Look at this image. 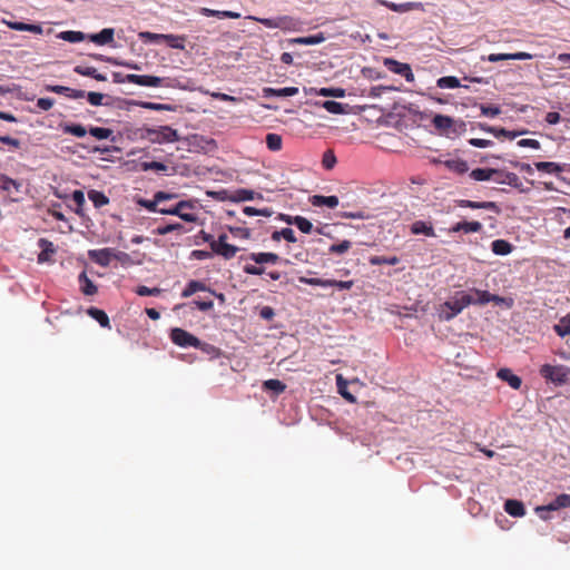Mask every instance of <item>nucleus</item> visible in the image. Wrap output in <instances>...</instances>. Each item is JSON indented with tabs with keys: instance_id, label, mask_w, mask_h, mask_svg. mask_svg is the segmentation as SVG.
<instances>
[{
	"instance_id": "nucleus-39",
	"label": "nucleus",
	"mask_w": 570,
	"mask_h": 570,
	"mask_svg": "<svg viewBox=\"0 0 570 570\" xmlns=\"http://www.w3.org/2000/svg\"><path fill=\"white\" fill-rule=\"evenodd\" d=\"M370 264L374 266L379 265H391L394 266L400 263V258L397 256H372L370 257Z\"/></svg>"
},
{
	"instance_id": "nucleus-55",
	"label": "nucleus",
	"mask_w": 570,
	"mask_h": 570,
	"mask_svg": "<svg viewBox=\"0 0 570 570\" xmlns=\"http://www.w3.org/2000/svg\"><path fill=\"white\" fill-rule=\"evenodd\" d=\"M137 203L138 205H140L141 207L146 208L149 212L159 213L160 207H158V205L160 204V202L156 199V194L154 195V199L151 200L139 199Z\"/></svg>"
},
{
	"instance_id": "nucleus-29",
	"label": "nucleus",
	"mask_w": 570,
	"mask_h": 570,
	"mask_svg": "<svg viewBox=\"0 0 570 570\" xmlns=\"http://www.w3.org/2000/svg\"><path fill=\"white\" fill-rule=\"evenodd\" d=\"M383 4L394 12H406L422 6L420 2L394 3L389 1H384Z\"/></svg>"
},
{
	"instance_id": "nucleus-37",
	"label": "nucleus",
	"mask_w": 570,
	"mask_h": 570,
	"mask_svg": "<svg viewBox=\"0 0 570 570\" xmlns=\"http://www.w3.org/2000/svg\"><path fill=\"white\" fill-rule=\"evenodd\" d=\"M88 198L96 208H100L109 203V198L102 191L95 189L88 191Z\"/></svg>"
},
{
	"instance_id": "nucleus-49",
	"label": "nucleus",
	"mask_w": 570,
	"mask_h": 570,
	"mask_svg": "<svg viewBox=\"0 0 570 570\" xmlns=\"http://www.w3.org/2000/svg\"><path fill=\"white\" fill-rule=\"evenodd\" d=\"M267 148L272 151H278L282 148V137L277 134H267L266 136Z\"/></svg>"
},
{
	"instance_id": "nucleus-63",
	"label": "nucleus",
	"mask_w": 570,
	"mask_h": 570,
	"mask_svg": "<svg viewBox=\"0 0 570 570\" xmlns=\"http://www.w3.org/2000/svg\"><path fill=\"white\" fill-rule=\"evenodd\" d=\"M229 232L235 236L239 238L247 239L250 237V230L248 228L244 227H229Z\"/></svg>"
},
{
	"instance_id": "nucleus-3",
	"label": "nucleus",
	"mask_w": 570,
	"mask_h": 570,
	"mask_svg": "<svg viewBox=\"0 0 570 570\" xmlns=\"http://www.w3.org/2000/svg\"><path fill=\"white\" fill-rule=\"evenodd\" d=\"M539 372L543 379L556 385H563L570 380V367L566 365L543 364Z\"/></svg>"
},
{
	"instance_id": "nucleus-25",
	"label": "nucleus",
	"mask_w": 570,
	"mask_h": 570,
	"mask_svg": "<svg viewBox=\"0 0 570 570\" xmlns=\"http://www.w3.org/2000/svg\"><path fill=\"white\" fill-rule=\"evenodd\" d=\"M311 204L316 207L335 208L338 205V198L336 196L314 195L311 197Z\"/></svg>"
},
{
	"instance_id": "nucleus-35",
	"label": "nucleus",
	"mask_w": 570,
	"mask_h": 570,
	"mask_svg": "<svg viewBox=\"0 0 570 570\" xmlns=\"http://www.w3.org/2000/svg\"><path fill=\"white\" fill-rule=\"evenodd\" d=\"M553 330L561 337L570 335V313L561 317L558 324L553 326Z\"/></svg>"
},
{
	"instance_id": "nucleus-18",
	"label": "nucleus",
	"mask_w": 570,
	"mask_h": 570,
	"mask_svg": "<svg viewBox=\"0 0 570 570\" xmlns=\"http://www.w3.org/2000/svg\"><path fill=\"white\" fill-rule=\"evenodd\" d=\"M504 511L514 518H521L525 515L524 504L514 499H509L504 502Z\"/></svg>"
},
{
	"instance_id": "nucleus-64",
	"label": "nucleus",
	"mask_w": 570,
	"mask_h": 570,
	"mask_svg": "<svg viewBox=\"0 0 570 570\" xmlns=\"http://www.w3.org/2000/svg\"><path fill=\"white\" fill-rule=\"evenodd\" d=\"M86 96H87V99L90 105H92V106L102 105V99H104L102 94L90 91V92L86 94Z\"/></svg>"
},
{
	"instance_id": "nucleus-6",
	"label": "nucleus",
	"mask_w": 570,
	"mask_h": 570,
	"mask_svg": "<svg viewBox=\"0 0 570 570\" xmlns=\"http://www.w3.org/2000/svg\"><path fill=\"white\" fill-rule=\"evenodd\" d=\"M227 238L228 237L226 234L219 235L218 239L212 243V252L213 254L219 255L225 259H232L239 250V248L228 244Z\"/></svg>"
},
{
	"instance_id": "nucleus-42",
	"label": "nucleus",
	"mask_w": 570,
	"mask_h": 570,
	"mask_svg": "<svg viewBox=\"0 0 570 570\" xmlns=\"http://www.w3.org/2000/svg\"><path fill=\"white\" fill-rule=\"evenodd\" d=\"M281 237L287 240L288 243H295L297 240L294 230L289 227L282 228L281 230H275L272 234V238L274 240H278Z\"/></svg>"
},
{
	"instance_id": "nucleus-57",
	"label": "nucleus",
	"mask_w": 570,
	"mask_h": 570,
	"mask_svg": "<svg viewBox=\"0 0 570 570\" xmlns=\"http://www.w3.org/2000/svg\"><path fill=\"white\" fill-rule=\"evenodd\" d=\"M298 282L302 284H307V285H312V286L328 287L327 279H323V278H308L305 276H299Z\"/></svg>"
},
{
	"instance_id": "nucleus-9",
	"label": "nucleus",
	"mask_w": 570,
	"mask_h": 570,
	"mask_svg": "<svg viewBox=\"0 0 570 570\" xmlns=\"http://www.w3.org/2000/svg\"><path fill=\"white\" fill-rule=\"evenodd\" d=\"M384 66L396 75H401L405 78L406 81L411 82L414 80V75L412 72V69L410 65L399 62L395 59L392 58H385L384 59Z\"/></svg>"
},
{
	"instance_id": "nucleus-59",
	"label": "nucleus",
	"mask_w": 570,
	"mask_h": 570,
	"mask_svg": "<svg viewBox=\"0 0 570 570\" xmlns=\"http://www.w3.org/2000/svg\"><path fill=\"white\" fill-rule=\"evenodd\" d=\"M480 110L483 116L494 118L501 114V109L498 106L480 105Z\"/></svg>"
},
{
	"instance_id": "nucleus-60",
	"label": "nucleus",
	"mask_w": 570,
	"mask_h": 570,
	"mask_svg": "<svg viewBox=\"0 0 570 570\" xmlns=\"http://www.w3.org/2000/svg\"><path fill=\"white\" fill-rule=\"evenodd\" d=\"M141 169L147 170H156V171H165L167 166L159 161H145L141 164Z\"/></svg>"
},
{
	"instance_id": "nucleus-30",
	"label": "nucleus",
	"mask_w": 570,
	"mask_h": 570,
	"mask_svg": "<svg viewBox=\"0 0 570 570\" xmlns=\"http://www.w3.org/2000/svg\"><path fill=\"white\" fill-rule=\"evenodd\" d=\"M87 313H88V315L90 317L96 320L100 324V326L106 327V328H110L109 317H108V315L102 309H99L97 307H90L87 311Z\"/></svg>"
},
{
	"instance_id": "nucleus-62",
	"label": "nucleus",
	"mask_w": 570,
	"mask_h": 570,
	"mask_svg": "<svg viewBox=\"0 0 570 570\" xmlns=\"http://www.w3.org/2000/svg\"><path fill=\"white\" fill-rule=\"evenodd\" d=\"M328 287H337L338 289H350L354 285L353 281H335L327 279Z\"/></svg>"
},
{
	"instance_id": "nucleus-12",
	"label": "nucleus",
	"mask_w": 570,
	"mask_h": 570,
	"mask_svg": "<svg viewBox=\"0 0 570 570\" xmlns=\"http://www.w3.org/2000/svg\"><path fill=\"white\" fill-rule=\"evenodd\" d=\"M534 56L528 52H514V53H490L487 57H482V60H488L490 62H498L503 60H530Z\"/></svg>"
},
{
	"instance_id": "nucleus-56",
	"label": "nucleus",
	"mask_w": 570,
	"mask_h": 570,
	"mask_svg": "<svg viewBox=\"0 0 570 570\" xmlns=\"http://www.w3.org/2000/svg\"><path fill=\"white\" fill-rule=\"evenodd\" d=\"M164 37H165L164 33H154V32H149V31H145V32H140L139 33V38L141 40L149 41V42H155V43L164 41Z\"/></svg>"
},
{
	"instance_id": "nucleus-27",
	"label": "nucleus",
	"mask_w": 570,
	"mask_h": 570,
	"mask_svg": "<svg viewBox=\"0 0 570 570\" xmlns=\"http://www.w3.org/2000/svg\"><path fill=\"white\" fill-rule=\"evenodd\" d=\"M534 167L539 171L548 173V174H560L564 169V165H560L558 163L552 161H538L534 163Z\"/></svg>"
},
{
	"instance_id": "nucleus-23",
	"label": "nucleus",
	"mask_w": 570,
	"mask_h": 570,
	"mask_svg": "<svg viewBox=\"0 0 570 570\" xmlns=\"http://www.w3.org/2000/svg\"><path fill=\"white\" fill-rule=\"evenodd\" d=\"M499 174L497 168H475L470 173V177L475 181L490 180Z\"/></svg>"
},
{
	"instance_id": "nucleus-19",
	"label": "nucleus",
	"mask_w": 570,
	"mask_h": 570,
	"mask_svg": "<svg viewBox=\"0 0 570 570\" xmlns=\"http://www.w3.org/2000/svg\"><path fill=\"white\" fill-rule=\"evenodd\" d=\"M498 377L507 382L512 389L519 390L521 387V379L513 374L510 368H500L497 373Z\"/></svg>"
},
{
	"instance_id": "nucleus-45",
	"label": "nucleus",
	"mask_w": 570,
	"mask_h": 570,
	"mask_svg": "<svg viewBox=\"0 0 570 570\" xmlns=\"http://www.w3.org/2000/svg\"><path fill=\"white\" fill-rule=\"evenodd\" d=\"M323 41H325V37H324V35L322 32L316 33V35H312V36H307V37L296 38L294 40V42H296V43L306 45V46L317 45V43H321Z\"/></svg>"
},
{
	"instance_id": "nucleus-14",
	"label": "nucleus",
	"mask_w": 570,
	"mask_h": 570,
	"mask_svg": "<svg viewBox=\"0 0 570 570\" xmlns=\"http://www.w3.org/2000/svg\"><path fill=\"white\" fill-rule=\"evenodd\" d=\"M46 90L49 92L65 95L71 99H80L86 96V92L83 90L72 89V88L59 86V85H47Z\"/></svg>"
},
{
	"instance_id": "nucleus-50",
	"label": "nucleus",
	"mask_w": 570,
	"mask_h": 570,
	"mask_svg": "<svg viewBox=\"0 0 570 570\" xmlns=\"http://www.w3.org/2000/svg\"><path fill=\"white\" fill-rule=\"evenodd\" d=\"M88 132L99 139V140H102V139H108L111 135H112V130L109 129V128H104V127H94L91 126L89 129H88Z\"/></svg>"
},
{
	"instance_id": "nucleus-46",
	"label": "nucleus",
	"mask_w": 570,
	"mask_h": 570,
	"mask_svg": "<svg viewBox=\"0 0 570 570\" xmlns=\"http://www.w3.org/2000/svg\"><path fill=\"white\" fill-rule=\"evenodd\" d=\"M72 200L76 204L75 213L79 216H83V206H85V194L82 190H75L72 193Z\"/></svg>"
},
{
	"instance_id": "nucleus-28",
	"label": "nucleus",
	"mask_w": 570,
	"mask_h": 570,
	"mask_svg": "<svg viewBox=\"0 0 570 570\" xmlns=\"http://www.w3.org/2000/svg\"><path fill=\"white\" fill-rule=\"evenodd\" d=\"M79 283L81 287V292L87 295L91 296L95 295L98 291L97 286L94 284V282L87 276L86 272L80 273Z\"/></svg>"
},
{
	"instance_id": "nucleus-52",
	"label": "nucleus",
	"mask_w": 570,
	"mask_h": 570,
	"mask_svg": "<svg viewBox=\"0 0 570 570\" xmlns=\"http://www.w3.org/2000/svg\"><path fill=\"white\" fill-rule=\"evenodd\" d=\"M318 96L323 97H335V98H343L345 96V90L343 88H321L317 91Z\"/></svg>"
},
{
	"instance_id": "nucleus-33",
	"label": "nucleus",
	"mask_w": 570,
	"mask_h": 570,
	"mask_svg": "<svg viewBox=\"0 0 570 570\" xmlns=\"http://www.w3.org/2000/svg\"><path fill=\"white\" fill-rule=\"evenodd\" d=\"M20 187H21V183L0 173V189L1 190L11 191L12 189H14L16 191H19Z\"/></svg>"
},
{
	"instance_id": "nucleus-1",
	"label": "nucleus",
	"mask_w": 570,
	"mask_h": 570,
	"mask_svg": "<svg viewBox=\"0 0 570 570\" xmlns=\"http://www.w3.org/2000/svg\"><path fill=\"white\" fill-rule=\"evenodd\" d=\"M472 299L466 295V292H456L454 296L439 305L436 314L440 321L449 322L459 315L465 307L472 305Z\"/></svg>"
},
{
	"instance_id": "nucleus-40",
	"label": "nucleus",
	"mask_w": 570,
	"mask_h": 570,
	"mask_svg": "<svg viewBox=\"0 0 570 570\" xmlns=\"http://www.w3.org/2000/svg\"><path fill=\"white\" fill-rule=\"evenodd\" d=\"M445 166L458 174H464L469 170L468 163L462 159H451L445 161Z\"/></svg>"
},
{
	"instance_id": "nucleus-21",
	"label": "nucleus",
	"mask_w": 570,
	"mask_h": 570,
	"mask_svg": "<svg viewBox=\"0 0 570 570\" xmlns=\"http://www.w3.org/2000/svg\"><path fill=\"white\" fill-rule=\"evenodd\" d=\"M248 259L255 262L256 264H275L277 263L281 257L275 254V253H265V252H261V253H250L247 257Z\"/></svg>"
},
{
	"instance_id": "nucleus-16",
	"label": "nucleus",
	"mask_w": 570,
	"mask_h": 570,
	"mask_svg": "<svg viewBox=\"0 0 570 570\" xmlns=\"http://www.w3.org/2000/svg\"><path fill=\"white\" fill-rule=\"evenodd\" d=\"M264 97H292L298 94L297 87L271 88L263 89Z\"/></svg>"
},
{
	"instance_id": "nucleus-61",
	"label": "nucleus",
	"mask_w": 570,
	"mask_h": 570,
	"mask_svg": "<svg viewBox=\"0 0 570 570\" xmlns=\"http://www.w3.org/2000/svg\"><path fill=\"white\" fill-rule=\"evenodd\" d=\"M322 164L324 168L332 169L336 164V157L332 150H326L323 154Z\"/></svg>"
},
{
	"instance_id": "nucleus-38",
	"label": "nucleus",
	"mask_w": 570,
	"mask_h": 570,
	"mask_svg": "<svg viewBox=\"0 0 570 570\" xmlns=\"http://www.w3.org/2000/svg\"><path fill=\"white\" fill-rule=\"evenodd\" d=\"M185 36L177 35H165L164 42H166L170 48L184 50L185 49Z\"/></svg>"
},
{
	"instance_id": "nucleus-47",
	"label": "nucleus",
	"mask_w": 570,
	"mask_h": 570,
	"mask_svg": "<svg viewBox=\"0 0 570 570\" xmlns=\"http://www.w3.org/2000/svg\"><path fill=\"white\" fill-rule=\"evenodd\" d=\"M156 232L159 236H165L173 232L183 233V232H185V228L181 224L175 223V224H166L163 226H158Z\"/></svg>"
},
{
	"instance_id": "nucleus-32",
	"label": "nucleus",
	"mask_w": 570,
	"mask_h": 570,
	"mask_svg": "<svg viewBox=\"0 0 570 570\" xmlns=\"http://www.w3.org/2000/svg\"><path fill=\"white\" fill-rule=\"evenodd\" d=\"M287 222L294 224L304 234H309L313 230V224L303 216H295Z\"/></svg>"
},
{
	"instance_id": "nucleus-36",
	"label": "nucleus",
	"mask_w": 570,
	"mask_h": 570,
	"mask_svg": "<svg viewBox=\"0 0 570 570\" xmlns=\"http://www.w3.org/2000/svg\"><path fill=\"white\" fill-rule=\"evenodd\" d=\"M39 247L41 248V253L38 256L39 262L48 261L49 256L55 253L52 243L45 238L39 239Z\"/></svg>"
},
{
	"instance_id": "nucleus-22",
	"label": "nucleus",
	"mask_w": 570,
	"mask_h": 570,
	"mask_svg": "<svg viewBox=\"0 0 570 570\" xmlns=\"http://www.w3.org/2000/svg\"><path fill=\"white\" fill-rule=\"evenodd\" d=\"M63 134L72 135L78 138L86 136L88 130L81 124L63 122L59 125Z\"/></svg>"
},
{
	"instance_id": "nucleus-44",
	"label": "nucleus",
	"mask_w": 570,
	"mask_h": 570,
	"mask_svg": "<svg viewBox=\"0 0 570 570\" xmlns=\"http://www.w3.org/2000/svg\"><path fill=\"white\" fill-rule=\"evenodd\" d=\"M322 107L331 114L341 115L345 112L346 105H343L334 100H326L322 102Z\"/></svg>"
},
{
	"instance_id": "nucleus-53",
	"label": "nucleus",
	"mask_w": 570,
	"mask_h": 570,
	"mask_svg": "<svg viewBox=\"0 0 570 570\" xmlns=\"http://www.w3.org/2000/svg\"><path fill=\"white\" fill-rule=\"evenodd\" d=\"M234 202H246L254 199V191L248 189H238L230 197Z\"/></svg>"
},
{
	"instance_id": "nucleus-54",
	"label": "nucleus",
	"mask_w": 570,
	"mask_h": 570,
	"mask_svg": "<svg viewBox=\"0 0 570 570\" xmlns=\"http://www.w3.org/2000/svg\"><path fill=\"white\" fill-rule=\"evenodd\" d=\"M351 246H352V243L350 240L345 239L338 244L331 245L328 248V252L331 254H340L341 255V254L346 253L351 248Z\"/></svg>"
},
{
	"instance_id": "nucleus-51",
	"label": "nucleus",
	"mask_w": 570,
	"mask_h": 570,
	"mask_svg": "<svg viewBox=\"0 0 570 570\" xmlns=\"http://www.w3.org/2000/svg\"><path fill=\"white\" fill-rule=\"evenodd\" d=\"M497 176H502V184L510 185L513 187H517L519 185V177L514 173L499 169V174H497Z\"/></svg>"
},
{
	"instance_id": "nucleus-2",
	"label": "nucleus",
	"mask_w": 570,
	"mask_h": 570,
	"mask_svg": "<svg viewBox=\"0 0 570 570\" xmlns=\"http://www.w3.org/2000/svg\"><path fill=\"white\" fill-rule=\"evenodd\" d=\"M196 208V200H180L174 206L160 207L159 214L178 216L184 222L196 223L198 220Z\"/></svg>"
},
{
	"instance_id": "nucleus-24",
	"label": "nucleus",
	"mask_w": 570,
	"mask_h": 570,
	"mask_svg": "<svg viewBox=\"0 0 570 570\" xmlns=\"http://www.w3.org/2000/svg\"><path fill=\"white\" fill-rule=\"evenodd\" d=\"M4 23L12 30L17 31H29L36 35H41L43 32L42 27L40 24H31L24 22H13V21H4Z\"/></svg>"
},
{
	"instance_id": "nucleus-10",
	"label": "nucleus",
	"mask_w": 570,
	"mask_h": 570,
	"mask_svg": "<svg viewBox=\"0 0 570 570\" xmlns=\"http://www.w3.org/2000/svg\"><path fill=\"white\" fill-rule=\"evenodd\" d=\"M127 82L135 83L142 87H160L163 86L164 79L156 76L149 75H126Z\"/></svg>"
},
{
	"instance_id": "nucleus-13",
	"label": "nucleus",
	"mask_w": 570,
	"mask_h": 570,
	"mask_svg": "<svg viewBox=\"0 0 570 570\" xmlns=\"http://www.w3.org/2000/svg\"><path fill=\"white\" fill-rule=\"evenodd\" d=\"M91 261L100 266H108L114 257L111 248L92 249L88 253Z\"/></svg>"
},
{
	"instance_id": "nucleus-8",
	"label": "nucleus",
	"mask_w": 570,
	"mask_h": 570,
	"mask_svg": "<svg viewBox=\"0 0 570 570\" xmlns=\"http://www.w3.org/2000/svg\"><path fill=\"white\" fill-rule=\"evenodd\" d=\"M570 508V494H559L553 501H551L547 505L538 507L535 511L539 513L540 518L547 520L548 517L543 515L544 511H557L560 509Z\"/></svg>"
},
{
	"instance_id": "nucleus-43",
	"label": "nucleus",
	"mask_w": 570,
	"mask_h": 570,
	"mask_svg": "<svg viewBox=\"0 0 570 570\" xmlns=\"http://www.w3.org/2000/svg\"><path fill=\"white\" fill-rule=\"evenodd\" d=\"M436 86L439 88H450V89H454V88H458L461 86L460 83V80L454 77V76H445V77H441L438 79L436 81Z\"/></svg>"
},
{
	"instance_id": "nucleus-5",
	"label": "nucleus",
	"mask_w": 570,
	"mask_h": 570,
	"mask_svg": "<svg viewBox=\"0 0 570 570\" xmlns=\"http://www.w3.org/2000/svg\"><path fill=\"white\" fill-rule=\"evenodd\" d=\"M170 340L173 341L174 344L181 347L193 346L196 348H202L204 351H207V348H205L204 346L213 348V346L208 344H203L199 338L179 327H175L171 330Z\"/></svg>"
},
{
	"instance_id": "nucleus-34",
	"label": "nucleus",
	"mask_w": 570,
	"mask_h": 570,
	"mask_svg": "<svg viewBox=\"0 0 570 570\" xmlns=\"http://www.w3.org/2000/svg\"><path fill=\"white\" fill-rule=\"evenodd\" d=\"M206 289H207V287H206V285L203 282L190 281L186 285L184 291L181 292V297L187 298V297H190L191 295H194L197 292H202V291H206Z\"/></svg>"
},
{
	"instance_id": "nucleus-15",
	"label": "nucleus",
	"mask_w": 570,
	"mask_h": 570,
	"mask_svg": "<svg viewBox=\"0 0 570 570\" xmlns=\"http://www.w3.org/2000/svg\"><path fill=\"white\" fill-rule=\"evenodd\" d=\"M458 205L460 207L471 208V209H489L493 210L497 214L500 213L499 206L494 202H473L468 199L458 200Z\"/></svg>"
},
{
	"instance_id": "nucleus-41",
	"label": "nucleus",
	"mask_w": 570,
	"mask_h": 570,
	"mask_svg": "<svg viewBox=\"0 0 570 570\" xmlns=\"http://www.w3.org/2000/svg\"><path fill=\"white\" fill-rule=\"evenodd\" d=\"M285 389H286V385L282 381L276 380V379H271V380L264 381V383H263V390L273 391L276 394L283 393L285 391Z\"/></svg>"
},
{
	"instance_id": "nucleus-48",
	"label": "nucleus",
	"mask_w": 570,
	"mask_h": 570,
	"mask_svg": "<svg viewBox=\"0 0 570 570\" xmlns=\"http://www.w3.org/2000/svg\"><path fill=\"white\" fill-rule=\"evenodd\" d=\"M59 38L68 42H80L85 39V35L81 31H62L59 33Z\"/></svg>"
},
{
	"instance_id": "nucleus-26",
	"label": "nucleus",
	"mask_w": 570,
	"mask_h": 570,
	"mask_svg": "<svg viewBox=\"0 0 570 570\" xmlns=\"http://www.w3.org/2000/svg\"><path fill=\"white\" fill-rule=\"evenodd\" d=\"M73 71L78 75H81V76H86V77H91L98 81H106L107 80V77L100 72H98V70L95 68V67H91V66H76L73 68Z\"/></svg>"
},
{
	"instance_id": "nucleus-7",
	"label": "nucleus",
	"mask_w": 570,
	"mask_h": 570,
	"mask_svg": "<svg viewBox=\"0 0 570 570\" xmlns=\"http://www.w3.org/2000/svg\"><path fill=\"white\" fill-rule=\"evenodd\" d=\"M466 295L473 301L472 305H485L488 303H495L499 304L503 302V298L499 295L491 294L488 291H482L478 288H472L469 292H466Z\"/></svg>"
},
{
	"instance_id": "nucleus-20",
	"label": "nucleus",
	"mask_w": 570,
	"mask_h": 570,
	"mask_svg": "<svg viewBox=\"0 0 570 570\" xmlns=\"http://www.w3.org/2000/svg\"><path fill=\"white\" fill-rule=\"evenodd\" d=\"M115 31L112 28H105L98 33L89 36L90 41L96 45L104 46L114 41Z\"/></svg>"
},
{
	"instance_id": "nucleus-11",
	"label": "nucleus",
	"mask_w": 570,
	"mask_h": 570,
	"mask_svg": "<svg viewBox=\"0 0 570 570\" xmlns=\"http://www.w3.org/2000/svg\"><path fill=\"white\" fill-rule=\"evenodd\" d=\"M432 125L436 130L444 135L456 131L454 128L455 121L450 116L435 115L432 119Z\"/></svg>"
},
{
	"instance_id": "nucleus-58",
	"label": "nucleus",
	"mask_w": 570,
	"mask_h": 570,
	"mask_svg": "<svg viewBox=\"0 0 570 570\" xmlns=\"http://www.w3.org/2000/svg\"><path fill=\"white\" fill-rule=\"evenodd\" d=\"M136 294L139 296H158L161 292L158 287L149 288L145 285H140L136 288Z\"/></svg>"
},
{
	"instance_id": "nucleus-4",
	"label": "nucleus",
	"mask_w": 570,
	"mask_h": 570,
	"mask_svg": "<svg viewBox=\"0 0 570 570\" xmlns=\"http://www.w3.org/2000/svg\"><path fill=\"white\" fill-rule=\"evenodd\" d=\"M147 138L154 144H169L179 140L178 131L169 126L146 129Z\"/></svg>"
},
{
	"instance_id": "nucleus-31",
	"label": "nucleus",
	"mask_w": 570,
	"mask_h": 570,
	"mask_svg": "<svg viewBox=\"0 0 570 570\" xmlns=\"http://www.w3.org/2000/svg\"><path fill=\"white\" fill-rule=\"evenodd\" d=\"M512 248L513 246L504 239H495L491 244V249L495 255H508Z\"/></svg>"
},
{
	"instance_id": "nucleus-17",
	"label": "nucleus",
	"mask_w": 570,
	"mask_h": 570,
	"mask_svg": "<svg viewBox=\"0 0 570 570\" xmlns=\"http://www.w3.org/2000/svg\"><path fill=\"white\" fill-rule=\"evenodd\" d=\"M410 230L413 235H425L428 237L435 236V232L432 224L424 220H415L410 226Z\"/></svg>"
}]
</instances>
